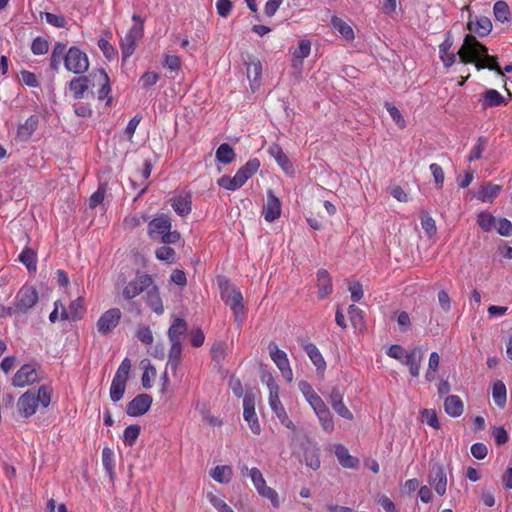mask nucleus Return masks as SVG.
<instances>
[{
    "instance_id": "1",
    "label": "nucleus",
    "mask_w": 512,
    "mask_h": 512,
    "mask_svg": "<svg viewBox=\"0 0 512 512\" xmlns=\"http://www.w3.org/2000/svg\"><path fill=\"white\" fill-rule=\"evenodd\" d=\"M457 55L463 64H475L477 70L489 69L495 71L498 75L504 76L503 70L498 64V58L489 55L488 48L472 34L465 35Z\"/></svg>"
},
{
    "instance_id": "2",
    "label": "nucleus",
    "mask_w": 512,
    "mask_h": 512,
    "mask_svg": "<svg viewBox=\"0 0 512 512\" xmlns=\"http://www.w3.org/2000/svg\"><path fill=\"white\" fill-rule=\"evenodd\" d=\"M52 389L47 385H42L38 391L28 390L25 392L17 402V407L20 414L24 417L32 416L40 404L43 408H47L51 402Z\"/></svg>"
},
{
    "instance_id": "3",
    "label": "nucleus",
    "mask_w": 512,
    "mask_h": 512,
    "mask_svg": "<svg viewBox=\"0 0 512 512\" xmlns=\"http://www.w3.org/2000/svg\"><path fill=\"white\" fill-rule=\"evenodd\" d=\"M221 299L229 305L235 321L241 322L244 315V305L242 293L226 277H218Z\"/></svg>"
},
{
    "instance_id": "4",
    "label": "nucleus",
    "mask_w": 512,
    "mask_h": 512,
    "mask_svg": "<svg viewBox=\"0 0 512 512\" xmlns=\"http://www.w3.org/2000/svg\"><path fill=\"white\" fill-rule=\"evenodd\" d=\"M64 65L70 72L83 74L89 69L88 56L78 47L72 46L64 56Z\"/></svg>"
},
{
    "instance_id": "5",
    "label": "nucleus",
    "mask_w": 512,
    "mask_h": 512,
    "mask_svg": "<svg viewBox=\"0 0 512 512\" xmlns=\"http://www.w3.org/2000/svg\"><path fill=\"white\" fill-rule=\"evenodd\" d=\"M37 289L32 285H23L16 293L14 306L19 314H27L38 302Z\"/></svg>"
},
{
    "instance_id": "6",
    "label": "nucleus",
    "mask_w": 512,
    "mask_h": 512,
    "mask_svg": "<svg viewBox=\"0 0 512 512\" xmlns=\"http://www.w3.org/2000/svg\"><path fill=\"white\" fill-rule=\"evenodd\" d=\"M39 368L37 363L24 364L13 376L12 385L15 387H24L31 385L39 380Z\"/></svg>"
},
{
    "instance_id": "7",
    "label": "nucleus",
    "mask_w": 512,
    "mask_h": 512,
    "mask_svg": "<svg viewBox=\"0 0 512 512\" xmlns=\"http://www.w3.org/2000/svg\"><path fill=\"white\" fill-rule=\"evenodd\" d=\"M428 482L438 495L443 496L446 493L447 476L441 463L432 461L429 463Z\"/></svg>"
},
{
    "instance_id": "8",
    "label": "nucleus",
    "mask_w": 512,
    "mask_h": 512,
    "mask_svg": "<svg viewBox=\"0 0 512 512\" xmlns=\"http://www.w3.org/2000/svg\"><path fill=\"white\" fill-rule=\"evenodd\" d=\"M122 313L118 308H111L104 312L97 321V330L101 335L112 332L119 324Z\"/></svg>"
},
{
    "instance_id": "9",
    "label": "nucleus",
    "mask_w": 512,
    "mask_h": 512,
    "mask_svg": "<svg viewBox=\"0 0 512 512\" xmlns=\"http://www.w3.org/2000/svg\"><path fill=\"white\" fill-rule=\"evenodd\" d=\"M243 409V417L248 422L251 431L254 434H259L261 428L255 412V397L251 391H247L243 397Z\"/></svg>"
},
{
    "instance_id": "10",
    "label": "nucleus",
    "mask_w": 512,
    "mask_h": 512,
    "mask_svg": "<svg viewBox=\"0 0 512 512\" xmlns=\"http://www.w3.org/2000/svg\"><path fill=\"white\" fill-rule=\"evenodd\" d=\"M152 284V278L151 276L147 274H137L136 278L132 281H130L126 287L123 289V297L126 300H131L140 293H142L144 290L149 288V286Z\"/></svg>"
},
{
    "instance_id": "11",
    "label": "nucleus",
    "mask_w": 512,
    "mask_h": 512,
    "mask_svg": "<svg viewBox=\"0 0 512 512\" xmlns=\"http://www.w3.org/2000/svg\"><path fill=\"white\" fill-rule=\"evenodd\" d=\"M152 396L146 393H142L133 398L126 405V413L132 417H138L144 415L151 407Z\"/></svg>"
},
{
    "instance_id": "12",
    "label": "nucleus",
    "mask_w": 512,
    "mask_h": 512,
    "mask_svg": "<svg viewBox=\"0 0 512 512\" xmlns=\"http://www.w3.org/2000/svg\"><path fill=\"white\" fill-rule=\"evenodd\" d=\"M262 214L267 222H273L281 215V202L272 190L267 192V202L263 207Z\"/></svg>"
},
{
    "instance_id": "13",
    "label": "nucleus",
    "mask_w": 512,
    "mask_h": 512,
    "mask_svg": "<svg viewBox=\"0 0 512 512\" xmlns=\"http://www.w3.org/2000/svg\"><path fill=\"white\" fill-rule=\"evenodd\" d=\"M171 227V218L166 214H161L148 223V235L151 238H154L155 234L162 237L165 233L169 232Z\"/></svg>"
},
{
    "instance_id": "14",
    "label": "nucleus",
    "mask_w": 512,
    "mask_h": 512,
    "mask_svg": "<svg viewBox=\"0 0 512 512\" xmlns=\"http://www.w3.org/2000/svg\"><path fill=\"white\" fill-rule=\"evenodd\" d=\"M424 351L421 347H415L406 352L405 361L403 362L408 366L409 372L412 377H418L423 359Z\"/></svg>"
},
{
    "instance_id": "15",
    "label": "nucleus",
    "mask_w": 512,
    "mask_h": 512,
    "mask_svg": "<svg viewBox=\"0 0 512 512\" xmlns=\"http://www.w3.org/2000/svg\"><path fill=\"white\" fill-rule=\"evenodd\" d=\"M302 448L305 464L311 469L317 470L320 467L319 448L310 440L304 442Z\"/></svg>"
},
{
    "instance_id": "16",
    "label": "nucleus",
    "mask_w": 512,
    "mask_h": 512,
    "mask_svg": "<svg viewBox=\"0 0 512 512\" xmlns=\"http://www.w3.org/2000/svg\"><path fill=\"white\" fill-rule=\"evenodd\" d=\"M467 29L476 33L479 37H485L490 34L492 30V22L488 17L480 16L475 20L469 19Z\"/></svg>"
},
{
    "instance_id": "17",
    "label": "nucleus",
    "mask_w": 512,
    "mask_h": 512,
    "mask_svg": "<svg viewBox=\"0 0 512 512\" xmlns=\"http://www.w3.org/2000/svg\"><path fill=\"white\" fill-rule=\"evenodd\" d=\"M269 404L272 409V411L276 414L277 418L281 422L282 425H284L286 428L295 430L296 427L294 423L289 419L285 408L283 407L279 395H274L272 397H269Z\"/></svg>"
},
{
    "instance_id": "18",
    "label": "nucleus",
    "mask_w": 512,
    "mask_h": 512,
    "mask_svg": "<svg viewBox=\"0 0 512 512\" xmlns=\"http://www.w3.org/2000/svg\"><path fill=\"white\" fill-rule=\"evenodd\" d=\"M187 331V322L183 318H174L167 332L169 342L182 343V337L186 335Z\"/></svg>"
},
{
    "instance_id": "19",
    "label": "nucleus",
    "mask_w": 512,
    "mask_h": 512,
    "mask_svg": "<svg viewBox=\"0 0 512 512\" xmlns=\"http://www.w3.org/2000/svg\"><path fill=\"white\" fill-rule=\"evenodd\" d=\"M269 154L276 160L278 165L287 173L293 174L294 167L288 156L284 153L279 144H272L268 149Z\"/></svg>"
},
{
    "instance_id": "20",
    "label": "nucleus",
    "mask_w": 512,
    "mask_h": 512,
    "mask_svg": "<svg viewBox=\"0 0 512 512\" xmlns=\"http://www.w3.org/2000/svg\"><path fill=\"white\" fill-rule=\"evenodd\" d=\"M317 287H318V297L323 299L330 295L333 291L332 288V279L330 274L325 269H320L317 272Z\"/></svg>"
},
{
    "instance_id": "21",
    "label": "nucleus",
    "mask_w": 512,
    "mask_h": 512,
    "mask_svg": "<svg viewBox=\"0 0 512 512\" xmlns=\"http://www.w3.org/2000/svg\"><path fill=\"white\" fill-rule=\"evenodd\" d=\"M259 167L260 161L258 158L250 159L245 165H243L235 174L240 185L243 186L246 181L257 172Z\"/></svg>"
},
{
    "instance_id": "22",
    "label": "nucleus",
    "mask_w": 512,
    "mask_h": 512,
    "mask_svg": "<svg viewBox=\"0 0 512 512\" xmlns=\"http://www.w3.org/2000/svg\"><path fill=\"white\" fill-rule=\"evenodd\" d=\"M506 104V99L495 89H488L482 94L481 105L483 109Z\"/></svg>"
},
{
    "instance_id": "23",
    "label": "nucleus",
    "mask_w": 512,
    "mask_h": 512,
    "mask_svg": "<svg viewBox=\"0 0 512 512\" xmlns=\"http://www.w3.org/2000/svg\"><path fill=\"white\" fill-rule=\"evenodd\" d=\"M39 119L36 115H31L23 124L18 126L17 138L22 141L30 139L38 127Z\"/></svg>"
},
{
    "instance_id": "24",
    "label": "nucleus",
    "mask_w": 512,
    "mask_h": 512,
    "mask_svg": "<svg viewBox=\"0 0 512 512\" xmlns=\"http://www.w3.org/2000/svg\"><path fill=\"white\" fill-rule=\"evenodd\" d=\"M244 64L247 69V77L251 82H256L260 79L262 73V65L259 59L253 55L247 54L244 58Z\"/></svg>"
},
{
    "instance_id": "25",
    "label": "nucleus",
    "mask_w": 512,
    "mask_h": 512,
    "mask_svg": "<svg viewBox=\"0 0 512 512\" xmlns=\"http://www.w3.org/2000/svg\"><path fill=\"white\" fill-rule=\"evenodd\" d=\"M98 84L99 90H98V99L104 100L107 98L106 105L110 106L112 103V97H108L109 93L111 92V86H110V79L108 74L105 72L104 69H101L98 73Z\"/></svg>"
},
{
    "instance_id": "26",
    "label": "nucleus",
    "mask_w": 512,
    "mask_h": 512,
    "mask_svg": "<svg viewBox=\"0 0 512 512\" xmlns=\"http://www.w3.org/2000/svg\"><path fill=\"white\" fill-rule=\"evenodd\" d=\"M335 455L340 465L345 468H356L359 464V460L351 456L348 449L342 444H338L335 447Z\"/></svg>"
},
{
    "instance_id": "27",
    "label": "nucleus",
    "mask_w": 512,
    "mask_h": 512,
    "mask_svg": "<svg viewBox=\"0 0 512 512\" xmlns=\"http://www.w3.org/2000/svg\"><path fill=\"white\" fill-rule=\"evenodd\" d=\"M463 402L457 395H449L445 398L444 409L451 417H459L463 413Z\"/></svg>"
},
{
    "instance_id": "28",
    "label": "nucleus",
    "mask_w": 512,
    "mask_h": 512,
    "mask_svg": "<svg viewBox=\"0 0 512 512\" xmlns=\"http://www.w3.org/2000/svg\"><path fill=\"white\" fill-rule=\"evenodd\" d=\"M146 303L156 314L160 315L164 312L162 299L160 297L159 289L153 286L146 293Z\"/></svg>"
},
{
    "instance_id": "29",
    "label": "nucleus",
    "mask_w": 512,
    "mask_h": 512,
    "mask_svg": "<svg viewBox=\"0 0 512 512\" xmlns=\"http://www.w3.org/2000/svg\"><path fill=\"white\" fill-rule=\"evenodd\" d=\"M304 350L307 353L308 357L312 361V363L316 366L318 371H324L326 367V362L320 353L319 349L313 343H307L304 345Z\"/></svg>"
},
{
    "instance_id": "30",
    "label": "nucleus",
    "mask_w": 512,
    "mask_h": 512,
    "mask_svg": "<svg viewBox=\"0 0 512 512\" xmlns=\"http://www.w3.org/2000/svg\"><path fill=\"white\" fill-rule=\"evenodd\" d=\"M268 349L271 359L276 364L279 370L290 365L287 354L283 350L279 349L274 342H271L269 344Z\"/></svg>"
},
{
    "instance_id": "31",
    "label": "nucleus",
    "mask_w": 512,
    "mask_h": 512,
    "mask_svg": "<svg viewBox=\"0 0 512 512\" xmlns=\"http://www.w3.org/2000/svg\"><path fill=\"white\" fill-rule=\"evenodd\" d=\"M174 211L180 216H186L191 212V196H178L172 199L171 203Z\"/></svg>"
},
{
    "instance_id": "32",
    "label": "nucleus",
    "mask_w": 512,
    "mask_h": 512,
    "mask_svg": "<svg viewBox=\"0 0 512 512\" xmlns=\"http://www.w3.org/2000/svg\"><path fill=\"white\" fill-rule=\"evenodd\" d=\"M232 468L228 465H219L211 470L210 476L217 482L227 484L232 478Z\"/></svg>"
},
{
    "instance_id": "33",
    "label": "nucleus",
    "mask_w": 512,
    "mask_h": 512,
    "mask_svg": "<svg viewBox=\"0 0 512 512\" xmlns=\"http://www.w3.org/2000/svg\"><path fill=\"white\" fill-rule=\"evenodd\" d=\"M501 191V186L489 183L486 186H481L477 193V199L482 202H491L496 198Z\"/></svg>"
},
{
    "instance_id": "34",
    "label": "nucleus",
    "mask_w": 512,
    "mask_h": 512,
    "mask_svg": "<svg viewBox=\"0 0 512 512\" xmlns=\"http://www.w3.org/2000/svg\"><path fill=\"white\" fill-rule=\"evenodd\" d=\"M69 89L73 93V97L75 99H82L84 97L85 92L88 91L87 79L80 78V76L74 77L69 82Z\"/></svg>"
},
{
    "instance_id": "35",
    "label": "nucleus",
    "mask_w": 512,
    "mask_h": 512,
    "mask_svg": "<svg viewBox=\"0 0 512 512\" xmlns=\"http://www.w3.org/2000/svg\"><path fill=\"white\" fill-rule=\"evenodd\" d=\"M331 26L337 30L346 40L350 41L354 39L353 29L341 18L333 16L331 19Z\"/></svg>"
},
{
    "instance_id": "36",
    "label": "nucleus",
    "mask_w": 512,
    "mask_h": 512,
    "mask_svg": "<svg viewBox=\"0 0 512 512\" xmlns=\"http://www.w3.org/2000/svg\"><path fill=\"white\" fill-rule=\"evenodd\" d=\"M236 154L228 143L221 144L216 150V159L223 164H230L234 161Z\"/></svg>"
},
{
    "instance_id": "37",
    "label": "nucleus",
    "mask_w": 512,
    "mask_h": 512,
    "mask_svg": "<svg viewBox=\"0 0 512 512\" xmlns=\"http://www.w3.org/2000/svg\"><path fill=\"white\" fill-rule=\"evenodd\" d=\"M19 261L23 263L29 271H36L37 255L36 252L27 247L19 255Z\"/></svg>"
},
{
    "instance_id": "38",
    "label": "nucleus",
    "mask_w": 512,
    "mask_h": 512,
    "mask_svg": "<svg viewBox=\"0 0 512 512\" xmlns=\"http://www.w3.org/2000/svg\"><path fill=\"white\" fill-rule=\"evenodd\" d=\"M66 45L60 42H57L52 50L51 56H50V67L52 70L57 71L60 66V62L62 58L64 59V53H65Z\"/></svg>"
},
{
    "instance_id": "39",
    "label": "nucleus",
    "mask_w": 512,
    "mask_h": 512,
    "mask_svg": "<svg viewBox=\"0 0 512 512\" xmlns=\"http://www.w3.org/2000/svg\"><path fill=\"white\" fill-rule=\"evenodd\" d=\"M493 400L500 408H503L506 404V386L500 380L493 384Z\"/></svg>"
},
{
    "instance_id": "40",
    "label": "nucleus",
    "mask_w": 512,
    "mask_h": 512,
    "mask_svg": "<svg viewBox=\"0 0 512 512\" xmlns=\"http://www.w3.org/2000/svg\"><path fill=\"white\" fill-rule=\"evenodd\" d=\"M493 13L496 20L504 23L509 21L510 9L505 1L499 0L494 4Z\"/></svg>"
},
{
    "instance_id": "41",
    "label": "nucleus",
    "mask_w": 512,
    "mask_h": 512,
    "mask_svg": "<svg viewBox=\"0 0 512 512\" xmlns=\"http://www.w3.org/2000/svg\"><path fill=\"white\" fill-rule=\"evenodd\" d=\"M141 427L137 424L129 425L123 433V442L126 446H133L139 437Z\"/></svg>"
},
{
    "instance_id": "42",
    "label": "nucleus",
    "mask_w": 512,
    "mask_h": 512,
    "mask_svg": "<svg viewBox=\"0 0 512 512\" xmlns=\"http://www.w3.org/2000/svg\"><path fill=\"white\" fill-rule=\"evenodd\" d=\"M316 415L321 423L322 428L326 432H332L334 430V422L331 412L329 411L328 407L317 411Z\"/></svg>"
},
{
    "instance_id": "43",
    "label": "nucleus",
    "mask_w": 512,
    "mask_h": 512,
    "mask_svg": "<svg viewBox=\"0 0 512 512\" xmlns=\"http://www.w3.org/2000/svg\"><path fill=\"white\" fill-rule=\"evenodd\" d=\"M126 382L113 379L110 387V398L113 402L120 401L125 393Z\"/></svg>"
},
{
    "instance_id": "44",
    "label": "nucleus",
    "mask_w": 512,
    "mask_h": 512,
    "mask_svg": "<svg viewBox=\"0 0 512 512\" xmlns=\"http://www.w3.org/2000/svg\"><path fill=\"white\" fill-rule=\"evenodd\" d=\"M102 463H103L105 470L109 474L110 478L113 479V477H114V453L108 447H105L102 450Z\"/></svg>"
},
{
    "instance_id": "45",
    "label": "nucleus",
    "mask_w": 512,
    "mask_h": 512,
    "mask_svg": "<svg viewBox=\"0 0 512 512\" xmlns=\"http://www.w3.org/2000/svg\"><path fill=\"white\" fill-rule=\"evenodd\" d=\"M311 44L309 41L302 40L299 42L298 48L293 53V66H296V61L302 63V60L310 54Z\"/></svg>"
},
{
    "instance_id": "46",
    "label": "nucleus",
    "mask_w": 512,
    "mask_h": 512,
    "mask_svg": "<svg viewBox=\"0 0 512 512\" xmlns=\"http://www.w3.org/2000/svg\"><path fill=\"white\" fill-rule=\"evenodd\" d=\"M156 258L161 261H166L168 263H174L176 261V252L173 248L164 245L156 249L155 251Z\"/></svg>"
},
{
    "instance_id": "47",
    "label": "nucleus",
    "mask_w": 512,
    "mask_h": 512,
    "mask_svg": "<svg viewBox=\"0 0 512 512\" xmlns=\"http://www.w3.org/2000/svg\"><path fill=\"white\" fill-rule=\"evenodd\" d=\"M136 40L129 38L125 35L120 41V49L122 52L123 61L128 59L136 49Z\"/></svg>"
},
{
    "instance_id": "48",
    "label": "nucleus",
    "mask_w": 512,
    "mask_h": 512,
    "mask_svg": "<svg viewBox=\"0 0 512 512\" xmlns=\"http://www.w3.org/2000/svg\"><path fill=\"white\" fill-rule=\"evenodd\" d=\"M130 369H131V360L126 357L123 359V361L119 365L113 379L127 382L128 378H129Z\"/></svg>"
},
{
    "instance_id": "49",
    "label": "nucleus",
    "mask_w": 512,
    "mask_h": 512,
    "mask_svg": "<svg viewBox=\"0 0 512 512\" xmlns=\"http://www.w3.org/2000/svg\"><path fill=\"white\" fill-rule=\"evenodd\" d=\"M421 225L428 237L436 234L435 220L427 212L421 214Z\"/></svg>"
},
{
    "instance_id": "50",
    "label": "nucleus",
    "mask_w": 512,
    "mask_h": 512,
    "mask_svg": "<svg viewBox=\"0 0 512 512\" xmlns=\"http://www.w3.org/2000/svg\"><path fill=\"white\" fill-rule=\"evenodd\" d=\"M486 145H487L486 138L479 137L477 139V142H476L475 146L472 148V150H471V152H470V154L468 156V161L472 162V161L480 159L482 157L483 151L486 148Z\"/></svg>"
},
{
    "instance_id": "51",
    "label": "nucleus",
    "mask_w": 512,
    "mask_h": 512,
    "mask_svg": "<svg viewBox=\"0 0 512 512\" xmlns=\"http://www.w3.org/2000/svg\"><path fill=\"white\" fill-rule=\"evenodd\" d=\"M495 217L488 212H481L478 214L477 222L482 230L488 232L495 225Z\"/></svg>"
},
{
    "instance_id": "52",
    "label": "nucleus",
    "mask_w": 512,
    "mask_h": 512,
    "mask_svg": "<svg viewBox=\"0 0 512 512\" xmlns=\"http://www.w3.org/2000/svg\"><path fill=\"white\" fill-rule=\"evenodd\" d=\"M69 312L72 315V321L80 320L84 313L83 298L78 297L69 305Z\"/></svg>"
},
{
    "instance_id": "53",
    "label": "nucleus",
    "mask_w": 512,
    "mask_h": 512,
    "mask_svg": "<svg viewBox=\"0 0 512 512\" xmlns=\"http://www.w3.org/2000/svg\"><path fill=\"white\" fill-rule=\"evenodd\" d=\"M105 193H106V184L102 183L99 185L98 189L90 196L89 207L91 209H94L99 204H101L104 200Z\"/></svg>"
},
{
    "instance_id": "54",
    "label": "nucleus",
    "mask_w": 512,
    "mask_h": 512,
    "mask_svg": "<svg viewBox=\"0 0 512 512\" xmlns=\"http://www.w3.org/2000/svg\"><path fill=\"white\" fill-rule=\"evenodd\" d=\"M261 380L266 383L269 389V397L279 395V386L270 372L264 371L261 375Z\"/></svg>"
},
{
    "instance_id": "55",
    "label": "nucleus",
    "mask_w": 512,
    "mask_h": 512,
    "mask_svg": "<svg viewBox=\"0 0 512 512\" xmlns=\"http://www.w3.org/2000/svg\"><path fill=\"white\" fill-rule=\"evenodd\" d=\"M31 50L35 55L46 54L49 50L48 41L43 37H36L31 44Z\"/></svg>"
},
{
    "instance_id": "56",
    "label": "nucleus",
    "mask_w": 512,
    "mask_h": 512,
    "mask_svg": "<svg viewBox=\"0 0 512 512\" xmlns=\"http://www.w3.org/2000/svg\"><path fill=\"white\" fill-rule=\"evenodd\" d=\"M217 183L220 187L231 191L237 190L242 187L235 175L234 177L224 175L218 179Z\"/></svg>"
},
{
    "instance_id": "57",
    "label": "nucleus",
    "mask_w": 512,
    "mask_h": 512,
    "mask_svg": "<svg viewBox=\"0 0 512 512\" xmlns=\"http://www.w3.org/2000/svg\"><path fill=\"white\" fill-rule=\"evenodd\" d=\"M348 314L351 324L355 328L363 324L362 310L358 306H356L355 304H351L348 308Z\"/></svg>"
},
{
    "instance_id": "58",
    "label": "nucleus",
    "mask_w": 512,
    "mask_h": 512,
    "mask_svg": "<svg viewBox=\"0 0 512 512\" xmlns=\"http://www.w3.org/2000/svg\"><path fill=\"white\" fill-rule=\"evenodd\" d=\"M258 493L269 499L271 501V504L273 507L277 508L280 505L278 493L272 489L271 487H268L266 484L258 491Z\"/></svg>"
},
{
    "instance_id": "59",
    "label": "nucleus",
    "mask_w": 512,
    "mask_h": 512,
    "mask_svg": "<svg viewBox=\"0 0 512 512\" xmlns=\"http://www.w3.org/2000/svg\"><path fill=\"white\" fill-rule=\"evenodd\" d=\"M46 21L57 28H65L67 25V21L63 15H56L50 12L43 13Z\"/></svg>"
},
{
    "instance_id": "60",
    "label": "nucleus",
    "mask_w": 512,
    "mask_h": 512,
    "mask_svg": "<svg viewBox=\"0 0 512 512\" xmlns=\"http://www.w3.org/2000/svg\"><path fill=\"white\" fill-rule=\"evenodd\" d=\"M385 108L399 127H405V120L396 106H394L392 103L386 102Z\"/></svg>"
},
{
    "instance_id": "61",
    "label": "nucleus",
    "mask_w": 512,
    "mask_h": 512,
    "mask_svg": "<svg viewBox=\"0 0 512 512\" xmlns=\"http://www.w3.org/2000/svg\"><path fill=\"white\" fill-rule=\"evenodd\" d=\"M136 337L139 341L146 345L153 343L154 337L151 329L148 326H142L137 330Z\"/></svg>"
},
{
    "instance_id": "62",
    "label": "nucleus",
    "mask_w": 512,
    "mask_h": 512,
    "mask_svg": "<svg viewBox=\"0 0 512 512\" xmlns=\"http://www.w3.org/2000/svg\"><path fill=\"white\" fill-rule=\"evenodd\" d=\"M430 171L434 177V182L437 188H442L444 183V172L440 165L433 163L430 165Z\"/></svg>"
},
{
    "instance_id": "63",
    "label": "nucleus",
    "mask_w": 512,
    "mask_h": 512,
    "mask_svg": "<svg viewBox=\"0 0 512 512\" xmlns=\"http://www.w3.org/2000/svg\"><path fill=\"white\" fill-rule=\"evenodd\" d=\"M212 359L220 363L226 356V347L224 343H215L211 348Z\"/></svg>"
},
{
    "instance_id": "64",
    "label": "nucleus",
    "mask_w": 512,
    "mask_h": 512,
    "mask_svg": "<svg viewBox=\"0 0 512 512\" xmlns=\"http://www.w3.org/2000/svg\"><path fill=\"white\" fill-rule=\"evenodd\" d=\"M497 232L501 236L509 237L512 235V222L507 218H500L498 220Z\"/></svg>"
}]
</instances>
